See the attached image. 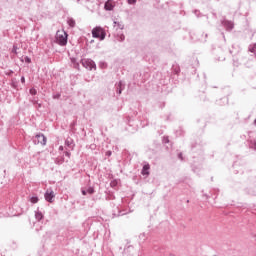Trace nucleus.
<instances>
[{"label":"nucleus","mask_w":256,"mask_h":256,"mask_svg":"<svg viewBox=\"0 0 256 256\" xmlns=\"http://www.w3.org/2000/svg\"><path fill=\"white\" fill-rule=\"evenodd\" d=\"M149 164L144 165L143 169H142V175H148L149 174Z\"/></svg>","instance_id":"0eeeda50"},{"label":"nucleus","mask_w":256,"mask_h":256,"mask_svg":"<svg viewBox=\"0 0 256 256\" xmlns=\"http://www.w3.org/2000/svg\"><path fill=\"white\" fill-rule=\"evenodd\" d=\"M44 197L48 203H53V199H55V192H53V190H47L44 194Z\"/></svg>","instance_id":"7ed1b4c3"},{"label":"nucleus","mask_w":256,"mask_h":256,"mask_svg":"<svg viewBox=\"0 0 256 256\" xmlns=\"http://www.w3.org/2000/svg\"><path fill=\"white\" fill-rule=\"evenodd\" d=\"M13 53L17 54V47H14L12 50Z\"/></svg>","instance_id":"dca6fc26"},{"label":"nucleus","mask_w":256,"mask_h":256,"mask_svg":"<svg viewBox=\"0 0 256 256\" xmlns=\"http://www.w3.org/2000/svg\"><path fill=\"white\" fill-rule=\"evenodd\" d=\"M121 39H122V40L125 39V36H122Z\"/></svg>","instance_id":"aec40b11"},{"label":"nucleus","mask_w":256,"mask_h":256,"mask_svg":"<svg viewBox=\"0 0 256 256\" xmlns=\"http://www.w3.org/2000/svg\"><path fill=\"white\" fill-rule=\"evenodd\" d=\"M68 25L70 27H75V20H73L72 18L68 19Z\"/></svg>","instance_id":"6e6552de"},{"label":"nucleus","mask_w":256,"mask_h":256,"mask_svg":"<svg viewBox=\"0 0 256 256\" xmlns=\"http://www.w3.org/2000/svg\"><path fill=\"white\" fill-rule=\"evenodd\" d=\"M251 147H252V149H255V151H256V142L255 141L252 143Z\"/></svg>","instance_id":"4468645a"},{"label":"nucleus","mask_w":256,"mask_h":256,"mask_svg":"<svg viewBox=\"0 0 256 256\" xmlns=\"http://www.w3.org/2000/svg\"><path fill=\"white\" fill-rule=\"evenodd\" d=\"M82 64L86 69H93L95 67V62L92 60H82Z\"/></svg>","instance_id":"423d86ee"},{"label":"nucleus","mask_w":256,"mask_h":256,"mask_svg":"<svg viewBox=\"0 0 256 256\" xmlns=\"http://www.w3.org/2000/svg\"><path fill=\"white\" fill-rule=\"evenodd\" d=\"M25 61H26V63H31V58L26 57V58H25Z\"/></svg>","instance_id":"2eb2a0df"},{"label":"nucleus","mask_w":256,"mask_h":256,"mask_svg":"<svg viewBox=\"0 0 256 256\" xmlns=\"http://www.w3.org/2000/svg\"><path fill=\"white\" fill-rule=\"evenodd\" d=\"M30 201H31V203H38L39 202V198L34 196V197H32L30 199Z\"/></svg>","instance_id":"9d476101"},{"label":"nucleus","mask_w":256,"mask_h":256,"mask_svg":"<svg viewBox=\"0 0 256 256\" xmlns=\"http://www.w3.org/2000/svg\"><path fill=\"white\" fill-rule=\"evenodd\" d=\"M56 41L58 45H67V32L58 30L56 33Z\"/></svg>","instance_id":"f257e3e1"},{"label":"nucleus","mask_w":256,"mask_h":256,"mask_svg":"<svg viewBox=\"0 0 256 256\" xmlns=\"http://www.w3.org/2000/svg\"><path fill=\"white\" fill-rule=\"evenodd\" d=\"M107 157H111V151L106 152Z\"/></svg>","instance_id":"f3484780"},{"label":"nucleus","mask_w":256,"mask_h":256,"mask_svg":"<svg viewBox=\"0 0 256 256\" xmlns=\"http://www.w3.org/2000/svg\"><path fill=\"white\" fill-rule=\"evenodd\" d=\"M92 37H95L96 39H105V32H103V29L96 27L92 30Z\"/></svg>","instance_id":"f03ea898"},{"label":"nucleus","mask_w":256,"mask_h":256,"mask_svg":"<svg viewBox=\"0 0 256 256\" xmlns=\"http://www.w3.org/2000/svg\"><path fill=\"white\" fill-rule=\"evenodd\" d=\"M37 143H40V145H46L47 144V138L43 134L36 135Z\"/></svg>","instance_id":"20e7f679"},{"label":"nucleus","mask_w":256,"mask_h":256,"mask_svg":"<svg viewBox=\"0 0 256 256\" xmlns=\"http://www.w3.org/2000/svg\"><path fill=\"white\" fill-rule=\"evenodd\" d=\"M82 195H87V192L85 190H83Z\"/></svg>","instance_id":"6ab92c4d"},{"label":"nucleus","mask_w":256,"mask_h":256,"mask_svg":"<svg viewBox=\"0 0 256 256\" xmlns=\"http://www.w3.org/2000/svg\"><path fill=\"white\" fill-rule=\"evenodd\" d=\"M30 95H37V90L34 88L30 89Z\"/></svg>","instance_id":"9b49d317"},{"label":"nucleus","mask_w":256,"mask_h":256,"mask_svg":"<svg viewBox=\"0 0 256 256\" xmlns=\"http://www.w3.org/2000/svg\"><path fill=\"white\" fill-rule=\"evenodd\" d=\"M114 7H115V2H113V0H108L105 3L104 9L106 11H113Z\"/></svg>","instance_id":"39448f33"},{"label":"nucleus","mask_w":256,"mask_h":256,"mask_svg":"<svg viewBox=\"0 0 256 256\" xmlns=\"http://www.w3.org/2000/svg\"><path fill=\"white\" fill-rule=\"evenodd\" d=\"M21 83H25V77L24 76H22V78H21Z\"/></svg>","instance_id":"a211bd4d"},{"label":"nucleus","mask_w":256,"mask_h":256,"mask_svg":"<svg viewBox=\"0 0 256 256\" xmlns=\"http://www.w3.org/2000/svg\"><path fill=\"white\" fill-rule=\"evenodd\" d=\"M94 192H95V190L93 188H89L87 190V193H89L90 195H93Z\"/></svg>","instance_id":"f8f14e48"},{"label":"nucleus","mask_w":256,"mask_h":256,"mask_svg":"<svg viewBox=\"0 0 256 256\" xmlns=\"http://www.w3.org/2000/svg\"><path fill=\"white\" fill-rule=\"evenodd\" d=\"M129 5H135L137 3V0H128Z\"/></svg>","instance_id":"ddd939ff"},{"label":"nucleus","mask_w":256,"mask_h":256,"mask_svg":"<svg viewBox=\"0 0 256 256\" xmlns=\"http://www.w3.org/2000/svg\"><path fill=\"white\" fill-rule=\"evenodd\" d=\"M36 219L41 221V219H43V214L41 212L36 213Z\"/></svg>","instance_id":"1a4fd4ad"},{"label":"nucleus","mask_w":256,"mask_h":256,"mask_svg":"<svg viewBox=\"0 0 256 256\" xmlns=\"http://www.w3.org/2000/svg\"><path fill=\"white\" fill-rule=\"evenodd\" d=\"M119 94H121V90H119Z\"/></svg>","instance_id":"412c9836"}]
</instances>
